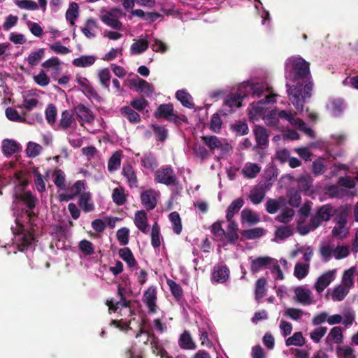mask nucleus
<instances>
[{
    "instance_id": "obj_56",
    "label": "nucleus",
    "mask_w": 358,
    "mask_h": 358,
    "mask_svg": "<svg viewBox=\"0 0 358 358\" xmlns=\"http://www.w3.org/2000/svg\"><path fill=\"white\" fill-rule=\"evenodd\" d=\"M343 333L341 328L339 327H334L329 333L327 336V339H329L333 341V343L336 344H340L343 342Z\"/></svg>"
},
{
    "instance_id": "obj_42",
    "label": "nucleus",
    "mask_w": 358,
    "mask_h": 358,
    "mask_svg": "<svg viewBox=\"0 0 358 358\" xmlns=\"http://www.w3.org/2000/svg\"><path fill=\"white\" fill-rule=\"evenodd\" d=\"M122 157L121 150H117L112 155L108 163V169L110 172L117 171L120 167Z\"/></svg>"
},
{
    "instance_id": "obj_25",
    "label": "nucleus",
    "mask_w": 358,
    "mask_h": 358,
    "mask_svg": "<svg viewBox=\"0 0 358 358\" xmlns=\"http://www.w3.org/2000/svg\"><path fill=\"white\" fill-rule=\"evenodd\" d=\"M149 47V35L141 37L136 40L131 45L130 52L131 55H140L145 52Z\"/></svg>"
},
{
    "instance_id": "obj_39",
    "label": "nucleus",
    "mask_w": 358,
    "mask_h": 358,
    "mask_svg": "<svg viewBox=\"0 0 358 358\" xmlns=\"http://www.w3.org/2000/svg\"><path fill=\"white\" fill-rule=\"evenodd\" d=\"M253 132L259 145H264L268 143V135L264 127L256 125L253 129Z\"/></svg>"
},
{
    "instance_id": "obj_37",
    "label": "nucleus",
    "mask_w": 358,
    "mask_h": 358,
    "mask_svg": "<svg viewBox=\"0 0 358 358\" xmlns=\"http://www.w3.org/2000/svg\"><path fill=\"white\" fill-rule=\"evenodd\" d=\"M168 319L165 314L162 312L160 317L156 318L152 321L153 329L159 333H164L169 328Z\"/></svg>"
},
{
    "instance_id": "obj_5",
    "label": "nucleus",
    "mask_w": 358,
    "mask_h": 358,
    "mask_svg": "<svg viewBox=\"0 0 358 358\" xmlns=\"http://www.w3.org/2000/svg\"><path fill=\"white\" fill-rule=\"evenodd\" d=\"M271 90V88L268 85V89L266 91L262 92L261 90H259V92L262 93L259 98L264 96L265 98L259 100L257 103H252L250 104L248 108V116L252 122H255L262 119L264 120L266 115V105L275 102L274 97L276 95L273 94Z\"/></svg>"
},
{
    "instance_id": "obj_26",
    "label": "nucleus",
    "mask_w": 358,
    "mask_h": 358,
    "mask_svg": "<svg viewBox=\"0 0 358 358\" xmlns=\"http://www.w3.org/2000/svg\"><path fill=\"white\" fill-rule=\"evenodd\" d=\"M76 115L79 118V122L82 125L85 123H92L94 117L90 109L84 105H79L76 108Z\"/></svg>"
},
{
    "instance_id": "obj_41",
    "label": "nucleus",
    "mask_w": 358,
    "mask_h": 358,
    "mask_svg": "<svg viewBox=\"0 0 358 358\" xmlns=\"http://www.w3.org/2000/svg\"><path fill=\"white\" fill-rule=\"evenodd\" d=\"M349 227L348 224L335 223V226L332 229V235L338 239H343L349 234Z\"/></svg>"
},
{
    "instance_id": "obj_35",
    "label": "nucleus",
    "mask_w": 358,
    "mask_h": 358,
    "mask_svg": "<svg viewBox=\"0 0 358 358\" xmlns=\"http://www.w3.org/2000/svg\"><path fill=\"white\" fill-rule=\"evenodd\" d=\"M142 166L148 170L153 171L158 166L155 156L151 152L145 153L141 159Z\"/></svg>"
},
{
    "instance_id": "obj_54",
    "label": "nucleus",
    "mask_w": 358,
    "mask_h": 358,
    "mask_svg": "<svg viewBox=\"0 0 358 358\" xmlns=\"http://www.w3.org/2000/svg\"><path fill=\"white\" fill-rule=\"evenodd\" d=\"M306 315L302 310L295 308H287L285 310L284 315L294 321H299Z\"/></svg>"
},
{
    "instance_id": "obj_29",
    "label": "nucleus",
    "mask_w": 358,
    "mask_h": 358,
    "mask_svg": "<svg viewBox=\"0 0 358 358\" xmlns=\"http://www.w3.org/2000/svg\"><path fill=\"white\" fill-rule=\"evenodd\" d=\"M241 221L242 224L247 223L249 225H254L259 222L260 218L257 213L245 208L241 211Z\"/></svg>"
},
{
    "instance_id": "obj_3",
    "label": "nucleus",
    "mask_w": 358,
    "mask_h": 358,
    "mask_svg": "<svg viewBox=\"0 0 358 358\" xmlns=\"http://www.w3.org/2000/svg\"><path fill=\"white\" fill-rule=\"evenodd\" d=\"M268 89V84L264 81H247L241 83L236 93H231L227 95L224 99L222 109L221 113L224 115L234 112L237 108L241 106V103L244 98L251 94L252 97H259L262 92Z\"/></svg>"
},
{
    "instance_id": "obj_62",
    "label": "nucleus",
    "mask_w": 358,
    "mask_h": 358,
    "mask_svg": "<svg viewBox=\"0 0 358 358\" xmlns=\"http://www.w3.org/2000/svg\"><path fill=\"white\" fill-rule=\"evenodd\" d=\"M308 271L309 264L297 263L294 267V275L298 279H302L308 275Z\"/></svg>"
},
{
    "instance_id": "obj_24",
    "label": "nucleus",
    "mask_w": 358,
    "mask_h": 358,
    "mask_svg": "<svg viewBox=\"0 0 358 358\" xmlns=\"http://www.w3.org/2000/svg\"><path fill=\"white\" fill-rule=\"evenodd\" d=\"M327 110L334 117L339 116L345 108V103L341 99H330L327 105Z\"/></svg>"
},
{
    "instance_id": "obj_44",
    "label": "nucleus",
    "mask_w": 358,
    "mask_h": 358,
    "mask_svg": "<svg viewBox=\"0 0 358 358\" xmlns=\"http://www.w3.org/2000/svg\"><path fill=\"white\" fill-rule=\"evenodd\" d=\"M120 112L122 115L132 124H136L141 121L139 114L134 111L130 106H123L121 108Z\"/></svg>"
},
{
    "instance_id": "obj_48",
    "label": "nucleus",
    "mask_w": 358,
    "mask_h": 358,
    "mask_svg": "<svg viewBox=\"0 0 358 358\" xmlns=\"http://www.w3.org/2000/svg\"><path fill=\"white\" fill-rule=\"evenodd\" d=\"M334 214V209L330 204L322 206L317 211V215L322 221H329Z\"/></svg>"
},
{
    "instance_id": "obj_49",
    "label": "nucleus",
    "mask_w": 358,
    "mask_h": 358,
    "mask_svg": "<svg viewBox=\"0 0 358 358\" xmlns=\"http://www.w3.org/2000/svg\"><path fill=\"white\" fill-rule=\"evenodd\" d=\"M266 234V230L262 227H255L246 229L242 232L243 236L248 240H253L263 236Z\"/></svg>"
},
{
    "instance_id": "obj_55",
    "label": "nucleus",
    "mask_w": 358,
    "mask_h": 358,
    "mask_svg": "<svg viewBox=\"0 0 358 358\" xmlns=\"http://www.w3.org/2000/svg\"><path fill=\"white\" fill-rule=\"evenodd\" d=\"M341 315L343 316L341 322L346 328L350 327L355 322V313L351 308L344 310L342 312Z\"/></svg>"
},
{
    "instance_id": "obj_8",
    "label": "nucleus",
    "mask_w": 358,
    "mask_h": 358,
    "mask_svg": "<svg viewBox=\"0 0 358 358\" xmlns=\"http://www.w3.org/2000/svg\"><path fill=\"white\" fill-rule=\"evenodd\" d=\"M202 140L211 150H217L222 156L229 155L232 150V145L227 138L206 136L202 137Z\"/></svg>"
},
{
    "instance_id": "obj_16",
    "label": "nucleus",
    "mask_w": 358,
    "mask_h": 358,
    "mask_svg": "<svg viewBox=\"0 0 358 358\" xmlns=\"http://www.w3.org/2000/svg\"><path fill=\"white\" fill-rule=\"evenodd\" d=\"M336 271H328L320 275L316 282L315 283V288L318 293L322 292L326 287H327L331 282L335 280Z\"/></svg>"
},
{
    "instance_id": "obj_50",
    "label": "nucleus",
    "mask_w": 358,
    "mask_h": 358,
    "mask_svg": "<svg viewBox=\"0 0 358 358\" xmlns=\"http://www.w3.org/2000/svg\"><path fill=\"white\" fill-rule=\"evenodd\" d=\"M149 43L152 50L156 52L164 53L168 50V46L163 41L149 35Z\"/></svg>"
},
{
    "instance_id": "obj_61",
    "label": "nucleus",
    "mask_w": 358,
    "mask_h": 358,
    "mask_svg": "<svg viewBox=\"0 0 358 358\" xmlns=\"http://www.w3.org/2000/svg\"><path fill=\"white\" fill-rule=\"evenodd\" d=\"M78 248L84 256L91 255L94 253V245L87 240L81 241L79 243Z\"/></svg>"
},
{
    "instance_id": "obj_28",
    "label": "nucleus",
    "mask_w": 358,
    "mask_h": 358,
    "mask_svg": "<svg viewBox=\"0 0 358 358\" xmlns=\"http://www.w3.org/2000/svg\"><path fill=\"white\" fill-rule=\"evenodd\" d=\"M21 148L20 144L15 140L6 138L2 141V151L6 157L17 152Z\"/></svg>"
},
{
    "instance_id": "obj_53",
    "label": "nucleus",
    "mask_w": 358,
    "mask_h": 358,
    "mask_svg": "<svg viewBox=\"0 0 358 358\" xmlns=\"http://www.w3.org/2000/svg\"><path fill=\"white\" fill-rule=\"evenodd\" d=\"M305 343V339L303 337L301 332H295L291 337L285 341L287 346H303Z\"/></svg>"
},
{
    "instance_id": "obj_64",
    "label": "nucleus",
    "mask_w": 358,
    "mask_h": 358,
    "mask_svg": "<svg viewBox=\"0 0 358 358\" xmlns=\"http://www.w3.org/2000/svg\"><path fill=\"white\" fill-rule=\"evenodd\" d=\"M338 358H355L354 350L349 346H341L336 348Z\"/></svg>"
},
{
    "instance_id": "obj_59",
    "label": "nucleus",
    "mask_w": 358,
    "mask_h": 358,
    "mask_svg": "<svg viewBox=\"0 0 358 358\" xmlns=\"http://www.w3.org/2000/svg\"><path fill=\"white\" fill-rule=\"evenodd\" d=\"M44 56V50L38 49L37 51L32 52L27 57V62L31 66L37 65Z\"/></svg>"
},
{
    "instance_id": "obj_20",
    "label": "nucleus",
    "mask_w": 358,
    "mask_h": 358,
    "mask_svg": "<svg viewBox=\"0 0 358 358\" xmlns=\"http://www.w3.org/2000/svg\"><path fill=\"white\" fill-rule=\"evenodd\" d=\"M50 173V171H45V178H49ZM32 174L34 178V187L36 189V190L40 193L45 192L46 191V187L44 180V176L41 175L38 168H34Z\"/></svg>"
},
{
    "instance_id": "obj_9",
    "label": "nucleus",
    "mask_w": 358,
    "mask_h": 358,
    "mask_svg": "<svg viewBox=\"0 0 358 358\" xmlns=\"http://www.w3.org/2000/svg\"><path fill=\"white\" fill-rule=\"evenodd\" d=\"M120 11L118 8H114L110 10H102L101 11L100 19L107 26L117 30H121L122 23L118 20L117 13Z\"/></svg>"
},
{
    "instance_id": "obj_36",
    "label": "nucleus",
    "mask_w": 358,
    "mask_h": 358,
    "mask_svg": "<svg viewBox=\"0 0 358 358\" xmlns=\"http://www.w3.org/2000/svg\"><path fill=\"white\" fill-rule=\"evenodd\" d=\"M179 346L185 350H194L196 348V345L194 343L190 334L185 331L182 334L178 340Z\"/></svg>"
},
{
    "instance_id": "obj_13",
    "label": "nucleus",
    "mask_w": 358,
    "mask_h": 358,
    "mask_svg": "<svg viewBox=\"0 0 358 358\" xmlns=\"http://www.w3.org/2000/svg\"><path fill=\"white\" fill-rule=\"evenodd\" d=\"M143 301L147 306L149 313H155L158 308L157 306V289L151 286L145 291Z\"/></svg>"
},
{
    "instance_id": "obj_51",
    "label": "nucleus",
    "mask_w": 358,
    "mask_h": 358,
    "mask_svg": "<svg viewBox=\"0 0 358 358\" xmlns=\"http://www.w3.org/2000/svg\"><path fill=\"white\" fill-rule=\"evenodd\" d=\"M112 199L113 202L117 206L124 204L127 201L124 189L122 187L115 188L113 191Z\"/></svg>"
},
{
    "instance_id": "obj_45",
    "label": "nucleus",
    "mask_w": 358,
    "mask_h": 358,
    "mask_svg": "<svg viewBox=\"0 0 358 358\" xmlns=\"http://www.w3.org/2000/svg\"><path fill=\"white\" fill-rule=\"evenodd\" d=\"M285 203V199L284 197H280L278 199H268L266 203V210L268 213L274 214Z\"/></svg>"
},
{
    "instance_id": "obj_17",
    "label": "nucleus",
    "mask_w": 358,
    "mask_h": 358,
    "mask_svg": "<svg viewBox=\"0 0 358 358\" xmlns=\"http://www.w3.org/2000/svg\"><path fill=\"white\" fill-rule=\"evenodd\" d=\"M159 196V192L156 190H146L141 194V202L147 210H152L157 206V199Z\"/></svg>"
},
{
    "instance_id": "obj_12",
    "label": "nucleus",
    "mask_w": 358,
    "mask_h": 358,
    "mask_svg": "<svg viewBox=\"0 0 358 358\" xmlns=\"http://www.w3.org/2000/svg\"><path fill=\"white\" fill-rule=\"evenodd\" d=\"M76 83L82 87V91L89 99H94L98 102L102 101V98L86 78L78 76L76 78Z\"/></svg>"
},
{
    "instance_id": "obj_47",
    "label": "nucleus",
    "mask_w": 358,
    "mask_h": 358,
    "mask_svg": "<svg viewBox=\"0 0 358 358\" xmlns=\"http://www.w3.org/2000/svg\"><path fill=\"white\" fill-rule=\"evenodd\" d=\"M169 219L171 223L173 231L176 234L182 232V226L180 217L178 213L174 211L169 214Z\"/></svg>"
},
{
    "instance_id": "obj_10",
    "label": "nucleus",
    "mask_w": 358,
    "mask_h": 358,
    "mask_svg": "<svg viewBox=\"0 0 358 358\" xmlns=\"http://www.w3.org/2000/svg\"><path fill=\"white\" fill-rule=\"evenodd\" d=\"M177 177L174 171L170 166H163L155 173V181L166 185H173L176 184Z\"/></svg>"
},
{
    "instance_id": "obj_6",
    "label": "nucleus",
    "mask_w": 358,
    "mask_h": 358,
    "mask_svg": "<svg viewBox=\"0 0 358 358\" xmlns=\"http://www.w3.org/2000/svg\"><path fill=\"white\" fill-rule=\"evenodd\" d=\"M126 289L121 285L118 286L117 294L120 298V301H115L113 299L107 300L106 305L108 306L109 313H117L120 316L124 317H130L133 315V310L129 306V301L125 299Z\"/></svg>"
},
{
    "instance_id": "obj_23",
    "label": "nucleus",
    "mask_w": 358,
    "mask_h": 358,
    "mask_svg": "<svg viewBox=\"0 0 358 358\" xmlns=\"http://www.w3.org/2000/svg\"><path fill=\"white\" fill-rule=\"evenodd\" d=\"M134 222L141 232L144 234L148 232V220L147 213L145 210H141L136 212Z\"/></svg>"
},
{
    "instance_id": "obj_46",
    "label": "nucleus",
    "mask_w": 358,
    "mask_h": 358,
    "mask_svg": "<svg viewBox=\"0 0 358 358\" xmlns=\"http://www.w3.org/2000/svg\"><path fill=\"white\" fill-rule=\"evenodd\" d=\"M350 209L348 206H341L334 210L335 223L348 224V217L349 215Z\"/></svg>"
},
{
    "instance_id": "obj_43",
    "label": "nucleus",
    "mask_w": 358,
    "mask_h": 358,
    "mask_svg": "<svg viewBox=\"0 0 358 358\" xmlns=\"http://www.w3.org/2000/svg\"><path fill=\"white\" fill-rule=\"evenodd\" d=\"M95 61L96 57L92 55H83L74 59L72 63L75 66L85 68L93 65Z\"/></svg>"
},
{
    "instance_id": "obj_40",
    "label": "nucleus",
    "mask_w": 358,
    "mask_h": 358,
    "mask_svg": "<svg viewBox=\"0 0 358 358\" xmlns=\"http://www.w3.org/2000/svg\"><path fill=\"white\" fill-rule=\"evenodd\" d=\"M120 257L127 263L130 268L137 266L134 257L129 248H123L119 250Z\"/></svg>"
},
{
    "instance_id": "obj_52",
    "label": "nucleus",
    "mask_w": 358,
    "mask_h": 358,
    "mask_svg": "<svg viewBox=\"0 0 358 358\" xmlns=\"http://www.w3.org/2000/svg\"><path fill=\"white\" fill-rule=\"evenodd\" d=\"M160 228L157 223L152 225L151 230V243L154 248H157L161 245Z\"/></svg>"
},
{
    "instance_id": "obj_2",
    "label": "nucleus",
    "mask_w": 358,
    "mask_h": 358,
    "mask_svg": "<svg viewBox=\"0 0 358 358\" xmlns=\"http://www.w3.org/2000/svg\"><path fill=\"white\" fill-rule=\"evenodd\" d=\"M285 77L290 101L299 112L303 111L313 90L309 63L299 56L289 57L285 63Z\"/></svg>"
},
{
    "instance_id": "obj_11",
    "label": "nucleus",
    "mask_w": 358,
    "mask_h": 358,
    "mask_svg": "<svg viewBox=\"0 0 358 358\" xmlns=\"http://www.w3.org/2000/svg\"><path fill=\"white\" fill-rule=\"evenodd\" d=\"M130 88L137 92H141L147 97H151L155 94L154 85L143 79L139 78L129 80Z\"/></svg>"
},
{
    "instance_id": "obj_19",
    "label": "nucleus",
    "mask_w": 358,
    "mask_h": 358,
    "mask_svg": "<svg viewBox=\"0 0 358 358\" xmlns=\"http://www.w3.org/2000/svg\"><path fill=\"white\" fill-rule=\"evenodd\" d=\"M23 100L20 108L30 111L35 108L39 103L38 96L32 92H25L23 94Z\"/></svg>"
},
{
    "instance_id": "obj_21",
    "label": "nucleus",
    "mask_w": 358,
    "mask_h": 358,
    "mask_svg": "<svg viewBox=\"0 0 358 358\" xmlns=\"http://www.w3.org/2000/svg\"><path fill=\"white\" fill-rule=\"evenodd\" d=\"M274 259L269 257H259L251 260L250 269L253 273L264 269L267 266L271 265Z\"/></svg>"
},
{
    "instance_id": "obj_63",
    "label": "nucleus",
    "mask_w": 358,
    "mask_h": 358,
    "mask_svg": "<svg viewBox=\"0 0 358 358\" xmlns=\"http://www.w3.org/2000/svg\"><path fill=\"white\" fill-rule=\"evenodd\" d=\"M42 150V147L36 143L29 142L26 148V153L29 157H36Z\"/></svg>"
},
{
    "instance_id": "obj_4",
    "label": "nucleus",
    "mask_w": 358,
    "mask_h": 358,
    "mask_svg": "<svg viewBox=\"0 0 358 358\" xmlns=\"http://www.w3.org/2000/svg\"><path fill=\"white\" fill-rule=\"evenodd\" d=\"M264 120L268 126L275 127L278 129L282 127L280 121H287L292 127L304 133L308 136L310 138L315 137L314 131L307 127L303 120L295 117L290 111L285 110H278L277 109L272 110L265 115Z\"/></svg>"
},
{
    "instance_id": "obj_38",
    "label": "nucleus",
    "mask_w": 358,
    "mask_h": 358,
    "mask_svg": "<svg viewBox=\"0 0 358 358\" xmlns=\"http://www.w3.org/2000/svg\"><path fill=\"white\" fill-rule=\"evenodd\" d=\"M176 97L183 106L188 108H194L192 97L186 90H178L176 93Z\"/></svg>"
},
{
    "instance_id": "obj_22",
    "label": "nucleus",
    "mask_w": 358,
    "mask_h": 358,
    "mask_svg": "<svg viewBox=\"0 0 358 358\" xmlns=\"http://www.w3.org/2000/svg\"><path fill=\"white\" fill-rule=\"evenodd\" d=\"M261 169L262 166L258 164L246 162L241 169V173L247 179H253L260 173Z\"/></svg>"
},
{
    "instance_id": "obj_57",
    "label": "nucleus",
    "mask_w": 358,
    "mask_h": 358,
    "mask_svg": "<svg viewBox=\"0 0 358 358\" xmlns=\"http://www.w3.org/2000/svg\"><path fill=\"white\" fill-rule=\"evenodd\" d=\"M266 280L264 278H261L257 280L255 284V297L257 300L263 298L266 294Z\"/></svg>"
},
{
    "instance_id": "obj_14",
    "label": "nucleus",
    "mask_w": 358,
    "mask_h": 358,
    "mask_svg": "<svg viewBox=\"0 0 358 358\" xmlns=\"http://www.w3.org/2000/svg\"><path fill=\"white\" fill-rule=\"evenodd\" d=\"M313 296L312 292L303 286H299L294 289V299L303 306H309L313 303Z\"/></svg>"
},
{
    "instance_id": "obj_58",
    "label": "nucleus",
    "mask_w": 358,
    "mask_h": 358,
    "mask_svg": "<svg viewBox=\"0 0 358 358\" xmlns=\"http://www.w3.org/2000/svg\"><path fill=\"white\" fill-rule=\"evenodd\" d=\"M327 331V327H319L314 329L313 331L310 332V337L314 343H318L321 341V339L324 336Z\"/></svg>"
},
{
    "instance_id": "obj_33",
    "label": "nucleus",
    "mask_w": 358,
    "mask_h": 358,
    "mask_svg": "<svg viewBox=\"0 0 358 358\" xmlns=\"http://www.w3.org/2000/svg\"><path fill=\"white\" fill-rule=\"evenodd\" d=\"M52 179L56 187L60 190H66V175L61 169H56L52 173Z\"/></svg>"
},
{
    "instance_id": "obj_30",
    "label": "nucleus",
    "mask_w": 358,
    "mask_h": 358,
    "mask_svg": "<svg viewBox=\"0 0 358 358\" xmlns=\"http://www.w3.org/2000/svg\"><path fill=\"white\" fill-rule=\"evenodd\" d=\"M97 29L96 22L94 19L90 18L87 20L84 26L81 27V31L85 37L92 39L95 38Z\"/></svg>"
},
{
    "instance_id": "obj_1",
    "label": "nucleus",
    "mask_w": 358,
    "mask_h": 358,
    "mask_svg": "<svg viewBox=\"0 0 358 358\" xmlns=\"http://www.w3.org/2000/svg\"><path fill=\"white\" fill-rule=\"evenodd\" d=\"M37 202L36 197L29 191L15 190L11 206L15 226L11 227L14 235L13 245L9 248L23 252L32 250L36 245V237L33 229H29L23 223L30 222L35 216L34 210Z\"/></svg>"
},
{
    "instance_id": "obj_27",
    "label": "nucleus",
    "mask_w": 358,
    "mask_h": 358,
    "mask_svg": "<svg viewBox=\"0 0 358 358\" xmlns=\"http://www.w3.org/2000/svg\"><path fill=\"white\" fill-rule=\"evenodd\" d=\"M293 234V230L289 226L275 227L274 238L273 241L278 243L284 242L287 238Z\"/></svg>"
},
{
    "instance_id": "obj_60",
    "label": "nucleus",
    "mask_w": 358,
    "mask_h": 358,
    "mask_svg": "<svg viewBox=\"0 0 358 358\" xmlns=\"http://www.w3.org/2000/svg\"><path fill=\"white\" fill-rule=\"evenodd\" d=\"M79 7L76 3H72L66 13V20L69 21L71 24H74V21L78 16Z\"/></svg>"
},
{
    "instance_id": "obj_32",
    "label": "nucleus",
    "mask_w": 358,
    "mask_h": 358,
    "mask_svg": "<svg viewBox=\"0 0 358 358\" xmlns=\"http://www.w3.org/2000/svg\"><path fill=\"white\" fill-rule=\"evenodd\" d=\"M243 205L244 200L243 198H238L234 200L227 209L226 219L227 221L232 220L234 216L238 213Z\"/></svg>"
},
{
    "instance_id": "obj_34",
    "label": "nucleus",
    "mask_w": 358,
    "mask_h": 358,
    "mask_svg": "<svg viewBox=\"0 0 358 358\" xmlns=\"http://www.w3.org/2000/svg\"><path fill=\"white\" fill-rule=\"evenodd\" d=\"M122 175L127 178L130 187H137V178L131 165L126 164L123 166Z\"/></svg>"
},
{
    "instance_id": "obj_31",
    "label": "nucleus",
    "mask_w": 358,
    "mask_h": 358,
    "mask_svg": "<svg viewBox=\"0 0 358 358\" xmlns=\"http://www.w3.org/2000/svg\"><path fill=\"white\" fill-rule=\"evenodd\" d=\"M79 206L83 211L88 213L94 209V205L92 201V194L90 192H84L81 194L79 201Z\"/></svg>"
},
{
    "instance_id": "obj_15",
    "label": "nucleus",
    "mask_w": 358,
    "mask_h": 358,
    "mask_svg": "<svg viewBox=\"0 0 358 358\" xmlns=\"http://www.w3.org/2000/svg\"><path fill=\"white\" fill-rule=\"evenodd\" d=\"M157 118H164L170 122H177L178 116L173 113V107L171 104H161L155 112Z\"/></svg>"
},
{
    "instance_id": "obj_7",
    "label": "nucleus",
    "mask_w": 358,
    "mask_h": 358,
    "mask_svg": "<svg viewBox=\"0 0 358 358\" xmlns=\"http://www.w3.org/2000/svg\"><path fill=\"white\" fill-rule=\"evenodd\" d=\"M355 272V266L344 271L341 283L335 287L331 292V296L333 301H341L347 296L354 285L353 278Z\"/></svg>"
},
{
    "instance_id": "obj_18",
    "label": "nucleus",
    "mask_w": 358,
    "mask_h": 358,
    "mask_svg": "<svg viewBox=\"0 0 358 358\" xmlns=\"http://www.w3.org/2000/svg\"><path fill=\"white\" fill-rule=\"evenodd\" d=\"M229 277V269L226 265L217 264L212 273V281L217 283L225 282Z\"/></svg>"
}]
</instances>
